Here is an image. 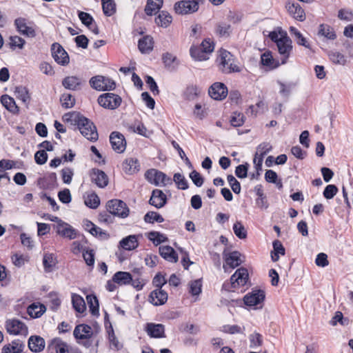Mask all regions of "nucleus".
<instances>
[{
    "label": "nucleus",
    "mask_w": 353,
    "mask_h": 353,
    "mask_svg": "<svg viewBox=\"0 0 353 353\" xmlns=\"http://www.w3.org/2000/svg\"><path fill=\"white\" fill-rule=\"evenodd\" d=\"M216 61L220 71L225 74L240 72L241 68L236 64L234 56L225 49L219 51Z\"/></svg>",
    "instance_id": "f257e3e1"
},
{
    "label": "nucleus",
    "mask_w": 353,
    "mask_h": 353,
    "mask_svg": "<svg viewBox=\"0 0 353 353\" xmlns=\"http://www.w3.org/2000/svg\"><path fill=\"white\" fill-rule=\"evenodd\" d=\"M81 134L91 141H95L98 139V132L94 123L86 117L75 114L74 119Z\"/></svg>",
    "instance_id": "f03ea898"
},
{
    "label": "nucleus",
    "mask_w": 353,
    "mask_h": 353,
    "mask_svg": "<svg viewBox=\"0 0 353 353\" xmlns=\"http://www.w3.org/2000/svg\"><path fill=\"white\" fill-rule=\"evenodd\" d=\"M249 279L248 272L244 268H240L236 270L230 278V281L225 282L223 288L228 291H235L240 287H243Z\"/></svg>",
    "instance_id": "7ed1b4c3"
},
{
    "label": "nucleus",
    "mask_w": 353,
    "mask_h": 353,
    "mask_svg": "<svg viewBox=\"0 0 353 353\" xmlns=\"http://www.w3.org/2000/svg\"><path fill=\"white\" fill-rule=\"evenodd\" d=\"M145 177L148 182L157 186H165L172 183L171 178L168 177L163 172L155 169H150L146 171Z\"/></svg>",
    "instance_id": "20e7f679"
},
{
    "label": "nucleus",
    "mask_w": 353,
    "mask_h": 353,
    "mask_svg": "<svg viewBox=\"0 0 353 353\" xmlns=\"http://www.w3.org/2000/svg\"><path fill=\"white\" fill-rule=\"evenodd\" d=\"M278 52L281 56V63L285 64L292 51V41L286 32L281 34L280 39L276 44Z\"/></svg>",
    "instance_id": "39448f33"
},
{
    "label": "nucleus",
    "mask_w": 353,
    "mask_h": 353,
    "mask_svg": "<svg viewBox=\"0 0 353 353\" xmlns=\"http://www.w3.org/2000/svg\"><path fill=\"white\" fill-rule=\"evenodd\" d=\"M106 208L110 214L121 218H125L129 214V208L126 203L121 200L109 201L106 204Z\"/></svg>",
    "instance_id": "423d86ee"
},
{
    "label": "nucleus",
    "mask_w": 353,
    "mask_h": 353,
    "mask_svg": "<svg viewBox=\"0 0 353 353\" xmlns=\"http://www.w3.org/2000/svg\"><path fill=\"white\" fill-rule=\"evenodd\" d=\"M90 86L99 91L112 90L115 88V82L110 78L97 75L90 80Z\"/></svg>",
    "instance_id": "0eeeda50"
},
{
    "label": "nucleus",
    "mask_w": 353,
    "mask_h": 353,
    "mask_svg": "<svg viewBox=\"0 0 353 353\" xmlns=\"http://www.w3.org/2000/svg\"><path fill=\"white\" fill-rule=\"evenodd\" d=\"M7 332L12 335H23L28 334V329L26 325L21 321L17 319H8L5 324Z\"/></svg>",
    "instance_id": "6e6552de"
},
{
    "label": "nucleus",
    "mask_w": 353,
    "mask_h": 353,
    "mask_svg": "<svg viewBox=\"0 0 353 353\" xmlns=\"http://www.w3.org/2000/svg\"><path fill=\"white\" fill-rule=\"evenodd\" d=\"M223 257L225 261L223 268L225 272H230V270L234 269L242 263L241 254L237 251L230 252L225 250L223 252Z\"/></svg>",
    "instance_id": "1a4fd4ad"
},
{
    "label": "nucleus",
    "mask_w": 353,
    "mask_h": 353,
    "mask_svg": "<svg viewBox=\"0 0 353 353\" xmlns=\"http://www.w3.org/2000/svg\"><path fill=\"white\" fill-rule=\"evenodd\" d=\"M98 103L105 108L114 110L121 105V98L114 93H105L99 96Z\"/></svg>",
    "instance_id": "9d476101"
},
{
    "label": "nucleus",
    "mask_w": 353,
    "mask_h": 353,
    "mask_svg": "<svg viewBox=\"0 0 353 353\" xmlns=\"http://www.w3.org/2000/svg\"><path fill=\"white\" fill-rule=\"evenodd\" d=\"M176 13L179 14H189L199 10L198 2L193 0L180 1L175 3L174 6Z\"/></svg>",
    "instance_id": "9b49d317"
},
{
    "label": "nucleus",
    "mask_w": 353,
    "mask_h": 353,
    "mask_svg": "<svg viewBox=\"0 0 353 353\" xmlns=\"http://www.w3.org/2000/svg\"><path fill=\"white\" fill-rule=\"evenodd\" d=\"M51 52L53 59L58 64L66 65L69 63V56L60 44L57 43H53L51 47Z\"/></svg>",
    "instance_id": "f8f14e48"
},
{
    "label": "nucleus",
    "mask_w": 353,
    "mask_h": 353,
    "mask_svg": "<svg viewBox=\"0 0 353 353\" xmlns=\"http://www.w3.org/2000/svg\"><path fill=\"white\" fill-rule=\"evenodd\" d=\"M265 292L261 290H254L248 293L243 298L244 303L248 306L261 305L265 299Z\"/></svg>",
    "instance_id": "ddd939ff"
},
{
    "label": "nucleus",
    "mask_w": 353,
    "mask_h": 353,
    "mask_svg": "<svg viewBox=\"0 0 353 353\" xmlns=\"http://www.w3.org/2000/svg\"><path fill=\"white\" fill-rule=\"evenodd\" d=\"M208 93L214 100H223L228 95V88L224 83L216 82L210 87Z\"/></svg>",
    "instance_id": "4468645a"
},
{
    "label": "nucleus",
    "mask_w": 353,
    "mask_h": 353,
    "mask_svg": "<svg viewBox=\"0 0 353 353\" xmlns=\"http://www.w3.org/2000/svg\"><path fill=\"white\" fill-rule=\"evenodd\" d=\"M110 141L112 149L118 152L122 153L126 148V142L124 136L118 132H113L110 134Z\"/></svg>",
    "instance_id": "2eb2a0df"
},
{
    "label": "nucleus",
    "mask_w": 353,
    "mask_h": 353,
    "mask_svg": "<svg viewBox=\"0 0 353 353\" xmlns=\"http://www.w3.org/2000/svg\"><path fill=\"white\" fill-rule=\"evenodd\" d=\"M54 228L56 230L57 233L63 237L68 238L69 239H74L77 236L76 230L70 225L63 221H60L59 224L54 225Z\"/></svg>",
    "instance_id": "dca6fc26"
},
{
    "label": "nucleus",
    "mask_w": 353,
    "mask_h": 353,
    "mask_svg": "<svg viewBox=\"0 0 353 353\" xmlns=\"http://www.w3.org/2000/svg\"><path fill=\"white\" fill-rule=\"evenodd\" d=\"M90 178L92 182L95 183L99 188H104L109 182L107 174L99 169H92L90 172Z\"/></svg>",
    "instance_id": "f3484780"
},
{
    "label": "nucleus",
    "mask_w": 353,
    "mask_h": 353,
    "mask_svg": "<svg viewBox=\"0 0 353 353\" xmlns=\"http://www.w3.org/2000/svg\"><path fill=\"white\" fill-rule=\"evenodd\" d=\"M145 331L151 338H164L165 327L160 323H148L145 325Z\"/></svg>",
    "instance_id": "a211bd4d"
},
{
    "label": "nucleus",
    "mask_w": 353,
    "mask_h": 353,
    "mask_svg": "<svg viewBox=\"0 0 353 353\" xmlns=\"http://www.w3.org/2000/svg\"><path fill=\"white\" fill-rule=\"evenodd\" d=\"M285 8L288 13L295 19L299 21H303L305 19V12L298 3L288 2Z\"/></svg>",
    "instance_id": "6ab92c4d"
},
{
    "label": "nucleus",
    "mask_w": 353,
    "mask_h": 353,
    "mask_svg": "<svg viewBox=\"0 0 353 353\" xmlns=\"http://www.w3.org/2000/svg\"><path fill=\"white\" fill-rule=\"evenodd\" d=\"M168 300V294L162 289H157L150 292L149 301L154 305H163Z\"/></svg>",
    "instance_id": "aec40b11"
},
{
    "label": "nucleus",
    "mask_w": 353,
    "mask_h": 353,
    "mask_svg": "<svg viewBox=\"0 0 353 353\" xmlns=\"http://www.w3.org/2000/svg\"><path fill=\"white\" fill-rule=\"evenodd\" d=\"M167 201L166 195L159 189L154 190L150 199V204L157 208L163 207Z\"/></svg>",
    "instance_id": "412c9836"
},
{
    "label": "nucleus",
    "mask_w": 353,
    "mask_h": 353,
    "mask_svg": "<svg viewBox=\"0 0 353 353\" xmlns=\"http://www.w3.org/2000/svg\"><path fill=\"white\" fill-rule=\"evenodd\" d=\"M73 334L77 339H87L92 336V330L90 326L81 324L75 327Z\"/></svg>",
    "instance_id": "4be33fe9"
},
{
    "label": "nucleus",
    "mask_w": 353,
    "mask_h": 353,
    "mask_svg": "<svg viewBox=\"0 0 353 353\" xmlns=\"http://www.w3.org/2000/svg\"><path fill=\"white\" fill-rule=\"evenodd\" d=\"M159 250L160 255L166 261L172 263H176L178 261V255L171 246L161 245Z\"/></svg>",
    "instance_id": "5701e85b"
},
{
    "label": "nucleus",
    "mask_w": 353,
    "mask_h": 353,
    "mask_svg": "<svg viewBox=\"0 0 353 353\" xmlns=\"http://www.w3.org/2000/svg\"><path fill=\"white\" fill-rule=\"evenodd\" d=\"M44 339L39 336H32L28 339V347L33 352H40L45 347Z\"/></svg>",
    "instance_id": "b1692460"
},
{
    "label": "nucleus",
    "mask_w": 353,
    "mask_h": 353,
    "mask_svg": "<svg viewBox=\"0 0 353 353\" xmlns=\"http://www.w3.org/2000/svg\"><path fill=\"white\" fill-rule=\"evenodd\" d=\"M78 16L83 24L87 26L95 34H99V29L97 26L94 24L93 17L89 13L79 11Z\"/></svg>",
    "instance_id": "393cba45"
},
{
    "label": "nucleus",
    "mask_w": 353,
    "mask_h": 353,
    "mask_svg": "<svg viewBox=\"0 0 353 353\" xmlns=\"http://www.w3.org/2000/svg\"><path fill=\"white\" fill-rule=\"evenodd\" d=\"M14 23L17 30L21 32V34L30 37L35 36L34 29L27 26L25 19L18 18L15 20Z\"/></svg>",
    "instance_id": "a878e982"
},
{
    "label": "nucleus",
    "mask_w": 353,
    "mask_h": 353,
    "mask_svg": "<svg viewBox=\"0 0 353 353\" xmlns=\"http://www.w3.org/2000/svg\"><path fill=\"white\" fill-rule=\"evenodd\" d=\"M119 245L125 250H133L139 245L137 236L136 235H129L120 241Z\"/></svg>",
    "instance_id": "bb28decb"
},
{
    "label": "nucleus",
    "mask_w": 353,
    "mask_h": 353,
    "mask_svg": "<svg viewBox=\"0 0 353 353\" xmlns=\"http://www.w3.org/2000/svg\"><path fill=\"white\" fill-rule=\"evenodd\" d=\"M290 33L298 45L303 46L307 49H311V46L308 39L305 37L296 28L292 26L290 27Z\"/></svg>",
    "instance_id": "cd10ccee"
},
{
    "label": "nucleus",
    "mask_w": 353,
    "mask_h": 353,
    "mask_svg": "<svg viewBox=\"0 0 353 353\" xmlns=\"http://www.w3.org/2000/svg\"><path fill=\"white\" fill-rule=\"evenodd\" d=\"M1 103L3 106L12 114H18L19 108L17 105L14 99L8 94H4L1 97Z\"/></svg>",
    "instance_id": "c85d7f7f"
},
{
    "label": "nucleus",
    "mask_w": 353,
    "mask_h": 353,
    "mask_svg": "<svg viewBox=\"0 0 353 353\" xmlns=\"http://www.w3.org/2000/svg\"><path fill=\"white\" fill-rule=\"evenodd\" d=\"M24 343L19 340H14L2 348V353H21L23 350Z\"/></svg>",
    "instance_id": "c756f323"
},
{
    "label": "nucleus",
    "mask_w": 353,
    "mask_h": 353,
    "mask_svg": "<svg viewBox=\"0 0 353 353\" xmlns=\"http://www.w3.org/2000/svg\"><path fill=\"white\" fill-rule=\"evenodd\" d=\"M48 348L56 353H65L68 351V345L61 339L55 338L48 343Z\"/></svg>",
    "instance_id": "7c9ffc66"
},
{
    "label": "nucleus",
    "mask_w": 353,
    "mask_h": 353,
    "mask_svg": "<svg viewBox=\"0 0 353 353\" xmlns=\"http://www.w3.org/2000/svg\"><path fill=\"white\" fill-rule=\"evenodd\" d=\"M46 310V306L39 303H33L27 308L28 314L34 319L40 317Z\"/></svg>",
    "instance_id": "2f4dec72"
},
{
    "label": "nucleus",
    "mask_w": 353,
    "mask_h": 353,
    "mask_svg": "<svg viewBox=\"0 0 353 353\" xmlns=\"http://www.w3.org/2000/svg\"><path fill=\"white\" fill-rule=\"evenodd\" d=\"M81 84V80L76 76H69L62 81L63 86L68 90H77Z\"/></svg>",
    "instance_id": "473e14b6"
},
{
    "label": "nucleus",
    "mask_w": 353,
    "mask_h": 353,
    "mask_svg": "<svg viewBox=\"0 0 353 353\" xmlns=\"http://www.w3.org/2000/svg\"><path fill=\"white\" fill-rule=\"evenodd\" d=\"M132 280V274L128 272H117L114 274L112 277L113 282L120 285L130 284Z\"/></svg>",
    "instance_id": "72a5a7b5"
},
{
    "label": "nucleus",
    "mask_w": 353,
    "mask_h": 353,
    "mask_svg": "<svg viewBox=\"0 0 353 353\" xmlns=\"http://www.w3.org/2000/svg\"><path fill=\"white\" fill-rule=\"evenodd\" d=\"M327 55L330 61L334 64L345 65L347 62V57L337 50H330Z\"/></svg>",
    "instance_id": "f704fd0d"
},
{
    "label": "nucleus",
    "mask_w": 353,
    "mask_h": 353,
    "mask_svg": "<svg viewBox=\"0 0 353 353\" xmlns=\"http://www.w3.org/2000/svg\"><path fill=\"white\" fill-rule=\"evenodd\" d=\"M122 166L123 170L126 174H132L139 170V164L137 159L129 158L125 160Z\"/></svg>",
    "instance_id": "c9c22d12"
},
{
    "label": "nucleus",
    "mask_w": 353,
    "mask_h": 353,
    "mask_svg": "<svg viewBox=\"0 0 353 353\" xmlns=\"http://www.w3.org/2000/svg\"><path fill=\"white\" fill-rule=\"evenodd\" d=\"M153 39L150 36H145L139 39L138 48L142 53L148 54L153 49Z\"/></svg>",
    "instance_id": "e433bc0d"
},
{
    "label": "nucleus",
    "mask_w": 353,
    "mask_h": 353,
    "mask_svg": "<svg viewBox=\"0 0 353 353\" xmlns=\"http://www.w3.org/2000/svg\"><path fill=\"white\" fill-rule=\"evenodd\" d=\"M163 3V0H148L145 7V14L149 16L156 14L161 9Z\"/></svg>",
    "instance_id": "4c0bfd02"
},
{
    "label": "nucleus",
    "mask_w": 353,
    "mask_h": 353,
    "mask_svg": "<svg viewBox=\"0 0 353 353\" xmlns=\"http://www.w3.org/2000/svg\"><path fill=\"white\" fill-rule=\"evenodd\" d=\"M172 21V16L165 10L161 11L155 18V23L158 26L162 28L168 27Z\"/></svg>",
    "instance_id": "58836bf2"
},
{
    "label": "nucleus",
    "mask_w": 353,
    "mask_h": 353,
    "mask_svg": "<svg viewBox=\"0 0 353 353\" xmlns=\"http://www.w3.org/2000/svg\"><path fill=\"white\" fill-rule=\"evenodd\" d=\"M162 60L165 68H167L168 70H173L179 65V61L177 60L176 57L169 52H166L163 54Z\"/></svg>",
    "instance_id": "ea45409f"
},
{
    "label": "nucleus",
    "mask_w": 353,
    "mask_h": 353,
    "mask_svg": "<svg viewBox=\"0 0 353 353\" xmlns=\"http://www.w3.org/2000/svg\"><path fill=\"white\" fill-rule=\"evenodd\" d=\"M191 57L196 61H206L208 55L203 50L200 46H192L190 49Z\"/></svg>",
    "instance_id": "a19ab883"
},
{
    "label": "nucleus",
    "mask_w": 353,
    "mask_h": 353,
    "mask_svg": "<svg viewBox=\"0 0 353 353\" xmlns=\"http://www.w3.org/2000/svg\"><path fill=\"white\" fill-rule=\"evenodd\" d=\"M72 303L74 309L79 313H83L85 311L86 306L84 299L82 296L77 294L72 295Z\"/></svg>",
    "instance_id": "79ce46f5"
},
{
    "label": "nucleus",
    "mask_w": 353,
    "mask_h": 353,
    "mask_svg": "<svg viewBox=\"0 0 353 353\" xmlns=\"http://www.w3.org/2000/svg\"><path fill=\"white\" fill-rule=\"evenodd\" d=\"M86 300L90 313L94 316H99V305L97 296L93 294H89L86 296Z\"/></svg>",
    "instance_id": "37998d69"
},
{
    "label": "nucleus",
    "mask_w": 353,
    "mask_h": 353,
    "mask_svg": "<svg viewBox=\"0 0 353 353\" xmlns=\"http://www.w3.org/2000/svg\"><path fill=\"white\" fill-rule=\"evenodd\" d=\"M84 203L88 208L96 209L100 204V199L96 193L91 192L84 196Z\"/></svg>",
    "instance_id": "c03bdc74"
},
{
    "label": "nucleus",
    "mask_w": 353,
    "mask_h": 353,
    "mask_svg": "<svg viewBox=\"0 0 353 353\" xmlns=\"http://www.w3.org/2000/svg\"><path fill=\"white\" fill-rule=\"evenodd\" d=\"M231 31V26L228 23L221 22L216 25L215 33L221 37H228Z\"/></svg>",
    "instance_id": "a18cd8bd"
},
{
    "label": "nucleus",
    "mask_w": 353,
    "mask_h": 353,
    "mask_svg": "<svg viewBox=\"0 0 353 353\" xmlns=\"http://www.w3.org/2000/svg\"><path fill=\"white\" fill-rule=\"evenodd\" d=\"M14 94L18 99L22 101L23 103H29L30 97L28 90L26 87L17 86L14 90Z\"/></svg>",
    "instance_id": "49530a36"
},
{
    "label": "nucleus",
    "mask_w": 353,
    "mask_h": 353,
    "mask_svg": "<svg viewBox=\"0 0 353 353\" xmlns=\"http://www.w3.org/2000/svg\"><path fill=\"white\" fill-rule=\"evenodd\" d=\"M103 12L105 16H112L116 12V3L114 0H101Z\"/></svg>",
    "instance_id": "de8ad7c7"
},
{
    "label": "nucleus",
    "mask_w": 353,
    "mask_h": 353,
    "mask_svg": "<svg viewBox=\"0 0 353 353\" xmlns=\"http://www.w3.org/2000/svg\"><path fill=\"white\" fill-rule=\"evenodd\" d=\"M319 34L330 40H334L336 38L333 28L327 24L320 25Z\"/></svg>",
    "instance_id": "09e8293b"
},
{
    "label": "nucleus",
    "mask_w": 353,
    "mask_h": 353,
    "mask_svg": "<svg viewBox=\"0 0 353 353\" xmlns=\"http://www.w3.org/2000/svg\"><path fill=\"white\" fill-rule=\"evenodd\" d=\"M140 274V269H134L133 270L132 280L130 283L137 290H141L145 285L144 280L139 276Z\"/></svg>",
    "instance_id": "8fccbe9b"
},
{
    "label": "nucleus",
    "mask_w": 353,
    "mask_h": 353,
    "mask_svg": "<svg viewBox=\"0 0 353 353\" xmlns=\"http://www.w3.org/2000/svg\"><path fill=\"white\" fill-rule=\"evenodd\" d=\"M261 61L263 65L268 66L271 68H275L279 65L273 59L270 52H264L261 55Z\"/></svg>",
    "instance_id": "3c124183"
},
{
    "label": "nucleus",
    "mask_w": 353,
    "mask_h": 353,
    "mask_svg": "<svg viewBox=\"0 0 353 353\" xmlns=\"http://www.w3.org/2000/svg\"><path fill=\"white\" fill-rule=\"evenodd\" d=\"M144 221L149 223H153L154 221L157 223H163L164 221V219L159 213L150 211L147 212L144 216Z\"/></svg>",
    "instance_id": "603ef678"
},
{
    "label": "nucleus",
    "mask_w": 353,
    "mask_h": 353,
    "mask_svg": "<svg viewBox=\"0 0 353 353\" xmlns=\"http://www.w3.org/2000/svg\"><path fill=\"white\" fill-rule=\"evenodd\" d=\"M173 181L176 183L177 188L181 190H186L188 188V183L185 176L180 173H175L173 176Z\"/></svg>",
    "instance_id": "864d4df0"
},
{
    "label": "nucleus",
    "mask_w": 353,
    "mask_h": 353,
    "mask_svg": "<svg viewBox=\"0 0 353 353\" xmlns=\"http://www.w3.org/2000/svg\"><path fill=\"white\" fill-rule=\"evenodd\" d=\"M148 239L157 245L168 241L167 236L159 232H150L148 234Z\"/></svg>",
    "instance_id": "5fc2aeb1"
},
{
    "label": "nucleus",
    "mask_w": 353,
    "mask_h": 353,
    "mask_svg": "<svg viewBox=\"0 0 353 353\" xmlns=\"http://www.w3.org/2000/svg\"><path fill=\"white\" fill-rule=\"evenodd\" d=\"M61 105L65 109L71 108L75 103L74 97L70 94H63L60 98Z\"/></svg>",
    "instance_id": "6e6d98bb"
},
{
    "label": "nucleus",
    "mask_w": 353,
    "mask_h": 353,
    "mask_svg": "<svg viewBox=\"0 0 353 353\" xmlns=\"http://www.w3.org/2000/svg\"><path fill=\"white\" fill-rule=\"evenodd\" d=\"M202 283L201 279H196L189 283V292L193 295H199L201 292Z\"/></svg>",
    "instance_id": "4d7b16f0"
},
{
    "label": "nucleus",
    "mask_w": 353,
    "mask_h": 353,
    "mask_svg": "<svg viewBox=\"0 0 353 353\" xmlns=\"http://www.w3.org/2000/svg\"><path fill=\"white\" fill-rule=\"evenodd\" d=\"M233 231L235 235L241 239H245L247 231L240 221H236L233 225Z\"/></svg>",
    "instance_id": "13d9d810"
},
{
    "label": "nucleus",
    "mask_w": 353,
    "mask_h": 353,
    "mask_svg": "<svg viewBox=\"0 0 353 353\" xmlns=\"http://www.w3.org/2000/svg\"><path fill=\"white\" fill-rule=\"evenodd\" d=\"M108 339L110 345L112 349L119 350L122 348V344L119 341L116 337L113 329L111 327V330L108 331Z\"/></svg>",
    "instance_id": "bf43d9fd"
},
{
    "label": "nucleus",
    "mask_w": 353,
    "mask_h": 353,
    "mask_svg": "<svg viewBox=\"0 0 353 353\" xmlns=\"http://www.w3.org/2000/svg\"><path fill=\"white\" fill-rule=\"evenodd\" d=\"M43 263L46 271L50 272L56 264L52 254H45L43 259Z\"/></svg>",
    "instance_id": "052dcab7"
},
{
    "label": "nucleus",
    "mask_w": 353,
    "mask_h": 353,
    "mask_svg": "<svg viewBox=\"0 0 353 353\" xmlns=\"http://www.w3.org/2000/svg\"><path fill=\"white\" fill-rule=\"evenodd\" d=\"M244 121V116L240 112H234L230 119V123L234 127L241 126Z\"/></svg>",
    "instance_id": "680f3d73"
},
{
    "label": "nucleus",
    "mask_w": 353,
    "mask_h": 353,
    "mask_svg": "<svg viewBox=\"0 0 353 353\" xmlns=\"http://www.w3.org/2000/svg\"><path fill=\"white\" fill-rule=\"evenodd\" d=\"M250 347L255 348L257 347H259L262 345L263 339L262 336L256 332H254L252 334H250Z\"/></svg>",
    "instance_id": "e2e57ef3"
},
{
    "label": "nucleus",
    "mask_w": 353,
    "mask_h": 353,
    "mask_svg": "<svg viewBox=\"0 0 353 353\" xmlns=\"http://www.w3.org/2000/svg\"><path fill=\"white\" fill-rule=\"evenodd\" d=\"M338 192V188L335 185H327L323 192V196L327 199H332Z\"/></svg>",
    "instance_id": "0e129e2a"
},
{
    "label": "nucleus",
    "mask_w": 353,
    "mask_h": 353,
    "mask_svg": "<svg viewBox=\"0 0 353 353\" xmlns=\"http://www.w3.org/2000/svg\"><path fill=\"white\" fill-rule=\"evenodd\" d=\"M221 331L230 334L243 333L241 327L237 325H225L222 327Z\"/></svg>",
    "instance_id": "69168bd1"
},
{
    "label": "nucleus",
    "mask_w": 353,
    "mask_h": 353,
    "mask_svg": "<svg viewBox=\"0 0 353 353\" xmlns=\"http://www.w3.org/2000/svg\"><path fill=\"white\" fill-rule=\"evenodd\" d=\"M338 18L342 21H351L353 19V13L349 9H341L338 12Z\"/></svg>",
    "instance_id": "338daca9"
},
{
    "label": "nucleus",
    "mask_w": 353,
    "mask_h": 353,
    "mask_svg": "<svg viewBox=\"0 0 353 353\" xmlns=\"http://www.w3.org/2000/svg\"><path fill=\"white\" fill-rule=\"evenodd\" d=\"M74 172L72 168H65L61 170L62 179L64 183L70 184L72 181Z\"/></svg>",
    "instance_id": "774afa93"
}]
</instances>
